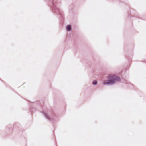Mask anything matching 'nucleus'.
<instances>
[{"label":"nucleus","mask_w":146,"mask_h":146,"mask_svg":"<svg viewBox=\"0 0 146 146\" xmlns=\"http://www.w3.org/2000/svg\"><path fill=\"white\" fill-rule=\"evenodd\" d=\"M108 80L104 81L103 82L104 85H108L114 84L115 81H119L120 80V78L114 75H110L108 77Z\"/></svg>","instance_id":"nucleus-1"},{"label":"nucleus","mask_w":146,"mask_h":146,"mask_svg":"<svg viewBox=\"0 0 146 146\" xmlns=\"http://www.w3.org/2000/svg\"><path fill=\"white\" fill-rule=\"evenodd\" d=\"M51 8L52 11L56 13H60V10L58 8L59 5L57 4L56 0H51Z\"/></svg>","instance_id":"nucleus-2"},{"label":"nucleus","mask_w":146,"mask_h":146,"mask_svg":"<svg viewBox=\"0 0 146 146\" xmlns=\"http://www.w3.org/2000/svg\"><path fill=\"white\" fill-rule=\"evenodd\" d=\"M42 113L45 117L48 120L50 121L54 120V118L52 115H49L47 112L46 111H43Z\"/></svg>","instance_id":"nucleus-3"},{"label":"nucleus","mask_w":146,"mask_h":146,"mask_svg":"<svg viewBox=\"0 0 146 146\" xmlns=\"http://www.w3.org/2000/svg\"><path fill=\"white\" fill-rule=\"evenodd\" d=\"M66 29L68 31H70L72 29L71 26L70 25H68L66 27Z\"/></svg>","instance_id":"nucleus-4"},{"label":"nucleus","mask_w":146,"mask_h":146,"mask_svg":"<svg viewBox=\"0 0 146 146\" xmlns=\"http://www.w3.org/2000/svg\"><path fill=\"white\" fill-rule=\"evenodd\" d=\"M97 83H98V82L97 81H96V80L92 82V84L93 85H96L97 84Z\"/></svg>","instance_id":"nucleus-5"}]
</instances>
